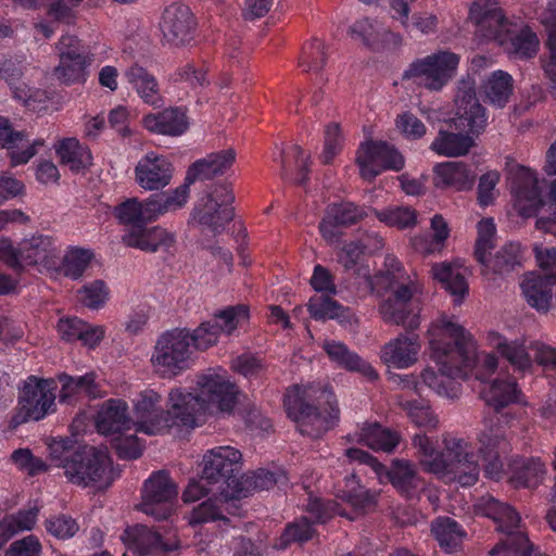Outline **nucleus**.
<instances>
[{"mask_svg": "<svg viewBox=\"0 0 556 556\" xmlns=\"http://www.w3.org/2000/svg\"><path fill=\"white\" fill-rule=\"evenodd\" d=\"M439 338L430 341L432 357L439 372L426 368L421 372L422 384L442 396L453 397L457 388L454 379H466L476 363V348L471 336L463 326L442 319Z\"/></svg>", "mask_w": 556, "mask_h": 556, "instance_id": "f257e3e1", "label": "nucleus"}, {"mask_svg": "<svg viewBox=\"0 0 556 556\" xmlns=\"http://www.w3.org/2000/svg\"><path fill=\"white\" fill-rule=\"evenodd\" d=\"M51 466L62 468L66 480L81 488L108 489L115 476L112 460L103 450L79 445L73 440H52L48 444Z\"/></svg>", "mask_w": 556, "mask_h": 556, "instance_id": "f03ea898", "label": "nucleus"}, {"mask_svg": "<svg viewBox=\"0 0 556 556\" xmlns=\"http://www.w3.org/2000/svg\"><path fill=\"white\" fill-rule=\"evenodd\" d=\"M283 405L298 430L314 439L332 428L340 417L334 394L319 386H293L285 394Z\"/></svg>", "mask_w": 556, "mask_h": 556, "instance_id": "7ed1b4c3", "label": "nucleus"}, {"mask_svg": "<svg viewBox=\"0 0 556 556\" xmlns=\"http://www.w3.org/2000/svg\"><path fill=\"white\" fill-rule=\"evenodd\" d=\"M198 384V394L184 393L178 389L169 392L174 412L184 415L182 427L194 428L198 426L200 415L215 406L218 410L230 413L237 404L238 387L218 375L202 376Z\"/></svg>", "mask_w": 556, "mask_h": 556, "instance_id": "20e7f679", "label": "nucleus"}, {"mask_svg": "<svg viewBox=\"0 0 556 556\" xmlns=\"http://www.w3.org/2000/svg\"><path fill=\"white\" fill-rule=\"evenodd\" d=\"M369 289L381 299L378 311L386 323L401 326L407 331L419 327V306L408 285H392L390 280L379 276L375 280V288Z\"/></svg>", "mask_w": 556, "mask_h": 556, "instance_id": "39448f33", "label": "nucleus"}, {"mask_svg": "<svg viewBox=\"0 0 556 556\" xmlns=\"http://www.w3.org/2000/svg\"><path fill=\"white\" fill-rule=\"evenodd\" d=\"M242 454L231 446H218L208 451L202 462V480L216 489L214 496L227 503L233 500L241 476Z\"/></svg>", "mask_w": 556, "mask_h": 556, "instance_id": "423d86ee", "label": "nucleus"}, {"mask_svg": "<svg viewBox=\"0 0 556 556\" xmlns=\"http://www.w3.org/2000/svg\"><path fill=\"white\" fill-rule=\"evenodd\" d=\"M539 269L525 275L520 285L527 303L540 313H547L552 306L553 290L556 287V248L534 247Z\"/></svg>", "mask_w": 556, "mask_h": 556, "instance_id": "0eeeda50", "label": "nucleus"}, {"mask_svg": "<svg viewBox=\"0 0 556 556\" xmlns=\"http://www.w3.org/2000/svg\"><path fill=\"white\" fill-rule=\"evenodd\" d=\"M189 339L187 328L172 329L159 338L152 363L163 376L174 377L190 367L192 348Z\"/></svg>", "mask_w": 556, "mask_h": 556, "instance_id": "6e6552de", "label": "nucleus"}, {"mask_svg": "<svg viewBox=\"0 0 556 556\" xmlns=\"http://www.w3.org/2000/svg\"><path fill=\"white\" fill-rule=\"evenodd\" d=\"M162 396L154 390L147 389L139 393L134 404L136 417V431L150 435L161 434L174 426H182L184 415L174 412L173 401H169V408H161Z\"/></svg>", "mask_w": 556, "mask_h": 556, "instance_id": "1a4fd4ad", "label": "nucleus"}, {"mask_svg": "<svg viewBox=\"0 0 556 556\" xmlns=\"http://www.w3.org/2000/svg\"><path fill=\"white\" fill-rule=\"evenodd\" d=\"M458 63L456 53L440 51L410 63L402 80H413L430 90H440L453 77Z\"/></svg>", "mask_w": 556, "mask_h": 556, "instance_id": "9d476101", "label": "nucleus"}, {"mask_svg": "<svg viewBox=\"0 0 556 556\" xmlns=\"http://www.w3.org/2000/svg\"><path fill=\"white\" fill-rule=\"evenodd\" d=\"M447 123L451 128L473 136H479L485 129L488 124L485 109L477 98L473 80L462 79L458 83L454 98L453 117Z\"/></svg>", "mask_w": 556, "mask_h": 556, "instance_id": "9b49d317", "label": "nucleus"}, {"mask_svg": "<svg viewBox=\"0 0 556 556\" xmlns=\"http://www.w3.org/2000/svg\"><path fill=\"white\" fill-rule=\"evenodd\" d=\"M356 164L362 178L372 181L383 170L399 172L404 167L403 155L386 141H366L358 149Z\"/></svg>", "mask_w": 556, "mask_h": 556, "instance_id": "f8f14e48", "label": "nucleus"}, {"mask_svg": "<svg viewBox=\"0 0 556 556\" xmlns=\"http://www.w3.org/2000/svg\"><path fill=\"white\" fill-rule=\"evenodd\" d=\"M178 486L166 470H159L146 480L142 489V502L138 508L156 520H165L172 514L168 505L177 497Z\"/></svg>", "mask_w": 556, "mask_h": 556, "instance_id": "ddd939ff", "label": "nucleus"}, {"mask_svg": "<svg viewBox=\"0 0 556 556\" xmlns=\"http://www.w3.org/2000/svg\"><path fill=\"white\" fill-rule=\"evenodd\" d=\"M346 456L359 464L368 465L378 477L386 475L394 488L402 493H410L417 488L416 466L407 459H393L389 469L377 458L361 448L351 447L346 450Z\"/></svg>", "mask_w": 556, "mask_h": 556, "instance_id": "4468645a", "label": "nucleus"}, {"mask_svg": "<svg viewBox=\"0 0 556 556\" xmlns=\"http://www.w3.org/2000/svg\"><path fill=\"white\" fill-rule=\"evenodd\" d=\"M215 317L222 319L224 325H219L217 320H207L201 323L192 332L189 331V343L192 349L205 351L217 343L222 331L230 334L240 321L249 318V307L244 304L228 306L216 313Z\"/></svg>", "mask_w": 556, "mask_h": 556, "instance_id": "2eb2a0df", "label": "nucleus"}, {"mask_svg": "<svg viewBox=\"0 0 556 556\" xmlns=\"http://www.w3.org/2000/svg\"><path fill=\"white\" fill-rule=\"evenodd\" d=\"M60 62L54 67V76L63 84L84 83L87 67L92 59L85 53L80 41L74 36H63L56 45Z\"/></svg>", "mask_w": 556, "mask_h": 556, "instance_id": "dca6fc26", "label": "nucleus"}, {"mask_svg": "<svg viewBox=\"0 0 556 556\" xmlns=\"http://www.w3.org/2000/svg\"><path fill=\"white\" fill-rule=\"evenodd\" d=\"M445 462L443 475H453L463 486L473 485L478 481L479 465L473 453L467 451L464 440L445 441Z\"/></svg>", "mask_w": 556, "mask_h": 556, "instance_id": "f3484780", "label": "nucleus"}, {"mask_svg": "<svg viewBox=\"0 0 556 556\" xmlns=\"http://www.w3.org/2000/svg\"><path fill=\"white\" fill-rule=\"evenodd\" d=\"M509 181L510 191L518 202L519 213L525 217L535 215L544 205L535 174L525 166H518L510 170Z\"/></svg>", "mask_w": 556, "mask_h": 556, "instance_id": "a211bd4d", "label": "nucleus"}, {"mask_svg": "<svg viewBox=\"0 0 556 556\" xmlns=\"http://www.w3.org/2000/svg\"><path fill=\"white\" fill-rule=\"evenodd\" d=\"M121 540L128 549L139 556L156 555L160 553L167 554L179 547L177 540L163 542L160 532L139 523L127 527Z\"/></svg>", "mask_w": 556, "mask_h": 556, "instance_id": "6ab92c4d", "label": "nucleus"}, {"mask_svg": "<svg viewBox=\"0 0 556 556\" xmlns=\"http://www.w3.org/2000/svg\"><path fill=\"white\" fill-rule=\"evenodd\" d=\"M55 395L51 392L50 386L46 380L29 377L20 396L22 420L27 421L31 419L37 421L43 418L53 405Z\"/></svg>", "mask_w": 556, "mask_h": 556, "instance_id": "aec40b11", "label": "nucleus"}, {"mask_svg": "<svg viewBox=\"0 0 556 556\" xmlns=\"http://www.w3.org/2000/svg\"><path fill=\"white\" fill-rule=\"evenodd\" d=\"M164 39L174 46H184L193 39L195 21L191 10L174 3L165 9L161 23Z\"/></svg>", "mask_w": 556, "mask_h": 556, "instance_id": "412c9836", "label": "nucleus"}, {"mask_svg": "<svg viewBox=\"0 0 556 556\" xmlns=\"http://www.w3.org/2000/svg\"><path fill=\"white\" fill-rule=\"evenodd\" d=\"M236 161V151L232 148L212 152L193 162L186 173L184 186L189 192L190 185L198 180H211L227 173Z\"/></svg>", "mask_w": 556, "mask_h": 556, "instance_id": "4be33fe9", "label": "nucleus"}, {"mask_svg": "<svg viewBox=\"0 0 556 556\" xmlns=\"http://www.w3.org/2000/svg\"><path fill=\"white\" fill-rule=\"evenodd\" d=\"M174 174L173 164L162 155L148 153L135 167L137 184L144 190H161L169 185Z\"/></svg>", "mask_w": 556, "mask_h": 556, "instance_id": "5701e85b", "label": "nucleus"}, {"mask_svg": "<svg viewBox=\"0 0 556 556\" xmlns=\"http://www.w3.org/2000/svg\"><path fill=\"white\" fill-rule=\"evenodd\" d=\"M365 216L364 208L352 202L332 204L327 207L326 215L319 224V231L326 241L333 243L342 236L340 227L354 225Z\"/></svg>", "mask_w": 556, "mask_h": 556, "instance_id": "b1692460", "label": "nucleus"}, {"mask_svg": "<svg viewBox=\"0 0 556 556\" xmlns=\"http://www.w3.org/2000/svg\"><path fill=\"white\" fill-rule=\"evenodd\" d=\"M469 18L477 27L475 34L485 40L497 38L505 23V15L496 0H473Z\"/></svg>", "mask_w": 556, "mask_h": 556, "instance_id": "393cba45", "label": "nucleus"}, {"mask_svg": "<svg viewBox=\"0 0 556 556\" xmlns=\"http://www.w3.org/2000/svg\"><path fill=\"white\" fill-rule=\"evenodd\" d=\"M42 144V140L30 144L24 131L13 130L8 119L0 117V147L8 150L12 166L27 163L36 154V147Z\"/></svg>", "mask_w": 556, "mask_h": 556, "instance_id": "a878e982", "label": "nucleus"}, {"mask_svg": "<svg viewBox=\"0 0 556 556\" xmlns=\"http://www.w3.org/2000/svg\"><path fill=\"white\" fill-rule=\"evenodd\" d=\"M17 256L22 268L35 265L51 268L56 265L58 251L50 237L39 235L23 240L17 248Z\"/></svg>", "mask_w": 556, "mask_h": 556, "instance_id": "bb28decb", "label": "nucleus"}, {"mask_svg": "<svg viewBox=\"0 0 556 556\" xmlns=\"http://www.w3.org/2000/svg\"><path fill=\"white\" fill-rule=\"evenodd\" d=\"M122 242L144 252H157L161 249L168 250L175 243V237L162 227L143 226L132 228L122 237Z\"/></svg>", "mask_w": 556, "mask_h": 556, "instance_id": "cd10ccee", "label": "nucleus"}, {"mask_svg": "<svg viewBox=\"0 0 556 556\" xmlns=\"http://www.w3.org/2000/svg\"><path fill=\"white\" fill-rule=\"evenodd\" d=\"M135 426L128 414V405L123 400L111 399L105 401L98 410L96 427L101 434L118 433Z\"/></svg>", "mask_w": 556, "mask_h": 556, "instance_id": "c85d7f7f", "label": "nucleus"}, {"mask_svg": "<svg viewBox=\"0 0 556 556\" xmlns=\"http://www.w3.org/2000/svg\"><path fill=\"white\" fill-rule=\"evenodd\" d=\"M522 251L519 243L504 244L492 257L485 256L481 274L486 277H507L522 267Z\"/></svg>", "mask_w": 556, "mask_h": 556, "instance_id": "c756f323", "label": "nucleus"}, {"mask_svg": "<svg viewBox=\"0 0 556 556\" xmlns=\"http://www.w3.org/2000/svg\"><path fill=\"white\" fill-rule=\"evenodd\" d=\"M331 362L349 371H357L368 378L376 380L377 371L370 364L365 362L358 354L351 351L343 342L326 340L323 345Z\"/></svg>", "mask_w": 556, "mask_h": 556, "instance_id": "7c9ffc66", "label": "nucleus"}, {"mask_svg": "<svg viewBox=\"0 0 556 556\" xmlns=\"http://www.w3.org/2000/svg\"><path fill=\"white\" fill-rule=\"evenodd\" d=\"M513 419L509 413L494 416L484 420V429L479 434V453L482 456H492L507 451V440L503 431V426L508 425Z\"/></svg>", "mask_w": 556, "mask_h": 556, "instance_id": "2f4dec72", "label": "nucleus"}, {"mask_svg": "<svg viewBox=\"0 0 556 556\" xmlns=\"http://www.w3.org/2000/svg\"><path fill=\"white\" fill-rule=\"evenodd\" d=\"M418 336L410 337L399 336L393 341L387 343L381 352L382 361L389 367L406 368L417 361L419 352Z\"/></svg>", "mask_w": 556, "mask_h": 556, "instance_id": "473e14b6", "label": "nucleus"}, {"mask_svg": "<svg viewBox=\"0 0 556 556\" xmlns=\"http://www.w3.org/2000/svg\"><path fill=\"white\" fill-rule=\"evenodd\" d=\"M485 404L492 407L495 416H501V410L514 403H520L521 390L515 379H494L481 391Z\"/></svg>", "mask_w": 556, "mask_h": 556, "instance_id": "72a5a7b5", "label": "nucleus"}, {"mask_svg": "<svg viewBox=\"0 0 556 556\" xmlns=\"http://www.w3.org/2000/svg\"><path fill=\"white\" fill-rule=\"evenodd\" d=\"M144 127L151 131L167 136H180L189 127L186 112L178 108L166 109L156 114H149L143 118Z\"/></svg>", "mask_w": 556, "mask_h": 556, "instance_id": "f704fd0d", "label": "nucleus"}, {"mask_svg": "<svg viewBox=\"0 0 556 556\" xmlns=\"http://www.w3.org/2000/svg\"><path fill=\"white\" fill-rule=\"evenodd\" d=\"M437 188H454L458 191L469 190L476 181V174L463 162H445L434 168Z\"/></svg>", "mask_w": 556, "mask_h": 556, "instance_id": "c9c22d12", "label": "nucleus"}, {"mask_svg": "<svg viewBox=\"0 0 556 556\" xmlns=\"http://www.w3.org/2000/svg\"><path fill=\"white\" fill-rule=\"evenodd\" d=\"M188 194L187 187L182 184L170 192H161L150 195L142 202L146 222H152L157 216L170 210L181 207L187 202Z\"/></svg>", "mask_w": 556, "mask_h": 556, "instance_id": "e433bc0d", "label": "nucleus"}, {"mask_svg": "<svg viewBox=\"0 0 556 556\" xmlns=\"http://www.w3.org/2000/svg\"><path fill=\"white\" fill-rule=\"evenodd\" d=\"M473 137L465 131L454 132L440 129L431 143V150L447 157L465 155L475 146Z\"/></svg>", "mask_w": 556, "mask_h": 556, "instance_id": "4c0bfd02", "label": "nucleus"}, {"mask_svg": "<svg viewBox=\"0 0 556 556\" xmlns=\"http://www.w3.org/2000/svg\"><path fill=\"white\" fill-rule=\"evenodd\" d=\"M235 218V207H222L214 202L205 201L201 207L194 208L193 219L214 235L225 230L226 224Z\"/></svg>", "mask_w": 556, "mask_h": 556, "instance_id": "58836bf2", "label": "nucleus"}, {"mask_svg": "<svg viewBox=\"0 0 556 556\" xmlns=\"http://www.w3.org/2000/svg\"><path fill=\"white\" fill-rule=\"evenodd\" d=\"M125 76L128 83L137 90V93L148 104L160 106L162 98L155 77L142 66H130Z\"/></svg>", "mask_w": 556, "mask_h": 556, "instance_id": "ea45409f", "label": "nucleus"}, {"mask_svg": "<svg viewBox=\"0 0 556 556\" xmlns=\"http://www.w3.org/2000/svg\"><path fill=\"white\" fill-rule=\"evenodd\" d=\"M490 343L518 371L525 372L532 367L526 346L518 341H507L497 332L489 333Z\"/></svg>", "mask_w": 556, "mask_h": 556, "instance_id": "a19ab883", "label": "nucleus"}, {"mask_svg": "<svg viewBox=\"0 0 556 556\" xmlns=\"http://www.w3.org/2000/svg\"><path fill=\"white\" fill-rule=\"evenodd\" d=\"M431 532L441 548L447 553L455 552L466 536L462 526L451 517H438L431 522Z\"/></svg>", "mask_w": 556, "mask_h": 556, "instance_id": "79ce46f5", "label": "nucleus"}, {"mask_svg": "<svg viewBox=\"0 0 556 556\" xmlns=\"http://www.w3.org/2000/svg\"><path fill=\"white\" fill-rule=\"evenodd\" d=\"M482 514L491 518L496 523L498 531H511L517 529L520 523V515L506 503H502L494 497L482 498L480 504Z\"/></svg>", "mask_w": 556, "mask_h": 556, "instance_id": "37998d69", "label": "nucleus"}, {"mask_svg": "<svg viewBox=\"0 0 556 556\" xmlns=\"http://www.w3.org/2000/svg\"><path fill=\"white\" fill-rule=\"evenodd\" d=\"M345 490H342L339 497L349 503L356 511L367 514L375 509L379 492H372L358 483L356 475L352 473L346 478Z\"/></svg>", "mask_w": 556, "mask_h": 556, "instance_id": "c03bdc74", "label": "nucleus"}, {"mask_svg": "<svg viewBox=\"0 0 556 556\" xmlns=\"http://www.w3.org/2000/svg\"><path fill=\"white\" fill-rule=\"evenodd\" d=\"M307 309L311 317L316 320L336 319L340 324L350 323L351 313L348 307L328 295H314L307 303Z\"/></svg>", "mask_w": 556, "mask_h": 556, "instance_id": "a18cd8bd", "label": "nucleus"}, {"mask_svg": "<svg viewBox=\"0 0 556 556\" xmlns=\"http://www.w3.org/2000/svg\"><path fill=\"white\" fill-rule=\"evenodd\" d=\"M62 164L73 172H79L92 165V156L88 147L81 146L76 138L63 139L56 148Z\"/></svg>", "mask_w": 556, "mask_h": 556, "instance_id": "49530a36", "label": "nucleus"}, {"mask_svg": "<svg viewBox=\"0 0 556 556\" xmlns=\"http://www.w3.org/2000/svg\"><path fill=\"white\" fill-rule=\"evenodd\" d=\"M282 475L273 472L266 469H257L251 475L240 476L238 488L235 493V498L247 497L253 491H263L274 488L280 480Z\"/></svg>", "mask_w": 556, "mask_h": 556, "instance_id": "de8ad7c7", "label": "nucleus"}, {"mask_svg": "<svg viewBox=\"0 0 556 556\" xmlns=\"http://www.w3.org/2000/svg\"><path fill=\"white\" fill-rule=\"evenodd\" d=\"M413 446L416 450V456L424 468L433 473L444 471L445 450L438 452L432 441L425 434L417 433L413 438Z\"/></svg>", "mask_w": 556, "mask_h": 556, "instance_id": "09e8293b", "label": "nucleus"}, {"mask_svg": "<svg viewBox=\"0 0 556 556\" xmlns=\"http://www.w3.org/2000/svg\"><path fill=\"white\" fill-rule=\"evenodd\" d=\"M359 441L371 450L391 453L400 443V435L379 424H372L363 427Z\"/></svg>", "mask_w": 556, "mask_h": 556, "instance_id": "8fccbe9b", "label": "nucleus"}, {"mask_svg": "<svg viewBox=\"0 0 556 556\" xmlns=\"http://www.w3.org/2000/svg\"><path fill=\"white\" fill-rule=\"evenodd\" d=\"M432 275L442 287L455 296V302H460L468 293L467 281L460 273H455L451 264L441 263L432 266Z\"/></svg>", "mask_w": 556, "mask_h": 556, "instance_id": "3c124183", "label": "nucleus"}, {"mask_svg": "<svg viewBox=\"0 0 556 556\" xmlns=\"http://www.w3.org/2000/svg\"><path fill=\"white\" fill-rule=\"evenodd\" d=\"M513 92L511 76L503 71L494 72L484 85L489 102L496 108H504Z\"/></svg>", "mask_w": 556, "mask_h": 556, "instance_id": "603ef678", "label": "nucleus"}, {"mask_svg": "<svg viewBox=\"0 0 556 556\" xmlns=\"http://www.w3.org/2000/svg\"><path fill=\"white\" fill-rule=\"evenodd\" d=\"M59 380L62 383L60 393L61 402H64L67 397L76 393H85L93 399L100 396L94 372H88L80 377H72L62 374L59 376Z\"/></svg>", "mask_w": 556, "mask_h": 556, "instance_id": "864d4df0", "label": "nucleus"}, {"mask_svg": "<svg viewBox=\"0 0 556 556\" xmlns=\"http://www.w3.org/2000/svg\"><path fill=\"white\" fill-rule=\"evenodd\" d=\"M374 213L380 222L400 229L412 228L417 223V212L408 206H392L382 211L374 210Z\"/></svg>", "mask_w": 556, "mask_h": 556, "instance_id": "5fc2aeb1", "label": "nucleus"}, {"mask_svg": "<svg viewBox=\"0 0 556 556\" xmlns=\"http://www.w3.org/2000/svg\"><path fill=\"white\" fill-rule=\"evenodd\" d=\"M543 475L544 465L539 459L529 458L516 463L513 478L526 488H535Z\"/></svg>", "mask_w": 556, "mask_h": 556, "instance_id": "6e6d98bb", "label": "nucleus"}, {"mask_svg": "<svg viewBox=\"0 0 556 556\" xmlns=\"http://www.w3.org/2000/svg\"><path fill=\"white\" fill-rule=\"evenodd\" d=\"M496 227L492 218H484L478 223V238L475 244V258L484 264L485 256L495 247Z\"/></svg>", "mask_w": 556, "mask_h": 556, "instance_id": "4d7b16f0", "label": "nucleus"}, {"mask_svg": "<svg viewBox=\"0 0 556 556\" xmlns=\"http://www.w3.org/2000/svg\"><path fill=\"white\" fill-rule=\"evenodd\" d=\"M114 216L121 224L131 225L132 228L147 224L143 204L137 198H129L114 207Z\"/></svg>", "mask_w": 556, "mask_h": 556, "instance_id": "13d9d810", "label": "nucleus"}, {"mask_svg": "<svg viewBox=\"0 0 556 556\" xmlns=\"http://www.w3.org/2000/svg\"><path fill=\"white\" fill-rule=\"evenodd\" d=\"M92 257L93 254L88 250L75 249L70 251L62 261V271L64 276L72 279L81 278L89 267Z\"/></svg>", "mask_w": 556, "mask_h": 556, "instance_id": "bf43d9fd", "label": "nucleus"}, {"mask_svg": "<svg viewBox=\"0 0 556 556\" xmlns=\"http://www.w3.org/2000/svg\"><path fill=\"white\" fill-rule=\"evenodd\" d=\"M325 49V43L321 40L314 38L304 47L299 60V65L303 67L305 72H320L327 62Z\"/></svg>", "mask_w": 556, "mask_h": 556, "instance_id": "052dcab7", "label": "nucleus"}, {"mask_svg": "<svg viewBox=\"0 0 556 556\" xmlns=\"http://www.w3.org/2000/svg\"><path fill=\"white\" fill-rule=\"evenodd\" d=\"M381 26L382 25L378 21L365 17L356 21L349 28V33L352 36H358L366 48L376 52L377 46L379 45L378 37Z\"/></svg>", "mask_w": 556, "mask_h": 556, "instance_id": "680f3d73", "label": "nucleus"}, {"mask_svg": "<svg viewBox=\"0 0 556 556\" xmlns=\"http://www.w3.org/2000/svg\"><path fill=\"white\" fill-rule=\"evenodd\" d=\"M109 298V289L103 280H94L78 290L79 302L88 308L98 309Z\"/></svg>", "mask_w": 556, "mask_h": 556, "instance_id": "e2e57ef3", "label": "nucleus"}, {"mask_svg": "<svg viewBox=\"0 0 556 556\" xmlns=\"http://www.w3.org/2000/svg\"><path fill=\"white\" fill-rule=\"evenodd\" d=\"M539 39L529 27L522 28L511 38V53L518 59H531L538 53Z\"/></svg>", "mask_w": 556, "mask_h": 556, "instance_id": "0e129e2a", "label": "nucleus"}, {"mask_svg": "<svg viewBox=\"0 0 556 556\" xmlns=\"http://www.w3.org/2000/svg\"><path fill=\"white\" fill-rule=\"evenodd\" d=\"M314 533L315 530L309 520L306 517H302L298 521L287 526L280 536V547L285 548L293 542H306L313 538Z\"/></svg>", "mask_w": 556, "mask_h": 556, "instance_id": "69168bd1", "label": "nucleus"}, {"mask_svg": "<svg viewBox=\"0 0 556 556\" xmlns=\"http://www.w3.org/2000/svg\"><path fill=\"white\" fill-rule=\"evenodd\" d=\"M506 534V539L501 541L498 544H502V553H507L508 556H513V554H519L520 556H531L533 546L530 544L528 535L519 531L517 529H511V531H502Z\"/></svg>", "mask_w": 556, "mask_h": 556, "instance_id": "338daca9", "label": "nucleus"}, {"mask_svg": "<svg viewBox=\"0 0 556 556\" xmlns=\"http://www.w3.org/2000/svg\"><path fill=\"white\" fill-rule=\"evenodd\" d=\"M13 97L18 101H22L24 106L31 111H39L43 109L47 102L51 99L48 91L38 88H30L26 84H21L20 87L14 88Z\"/></svg>", "mask_w": 556, "mask_h": 556, "instance_id": "774afa93", "label": "nucleus"}]
</instances>
